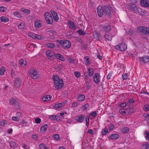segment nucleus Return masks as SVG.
Wrapping results in <instances>:
<instances>
[{"instance_id":"13","label":"nucleus","mask_w":149,"mask_h":149,"mask_svg":"<svg viewBox=\"0 0 149 149\" xmlns=\"http://www.w3.org/2000/svg\"><path fill=\"white\" fill-rule=\"evenodd\" d=\"M129 9L134 13H138V7L134 5H129L128 6Z\"/></svg>"},{"instance_id":"17","label":"nucleus","mask_w":149,"mask_h":149,"mask_svg":"<svg viewBox=\"0 0 149 149\" xmlns=\"http://www.w3.org/2000/svg\"><path fill=\"white\" fill-rule=\"evenodd\" d=\"M141 4L143 7H149V1L148 0H141Z\"/></svg>"},{"instance_id":"45","label":"nucleus","mask_w":149,"mask_h":149,"mask_svg":"<svg viewBox=\"0 0 149 149\" xmlns=\"http://www.w3.org/2000/svg\"><path fill=\"white\" fill-rule=\"evenodd\" d=\"M36 34L33 33H29L28 34V35L29 36L32 38H33L35 39V38Z\"/></svg>"},{"instance_id":"61","label":"nucleus","mask_w":149,"mask_h":149,"mask_svg":"<svg viewBox=\"0 0 149 149\" xmlns=\"http://www.w3.org/2000/svg\"><path fill=\"white\" fill-rule=\"evenodd\" d=\"M32 137L35 141H37L38 139V136L35 134L33 135Z\"/></svg>"},{"instance_id":"62","label":"nucleus","mask_w":149,"mask_h":149,"mask_svg":"<svg viewBox=\"0 0 149 149\" xmlns=\"http://www.w3.org/2000/svg\"><path fill=\"white\" fill-rule=\"evenodd\" d=\"M13 14L14 15L17 17H20L21 15H20V13L18 12H14L13 13Z\"/></svg>"},{"instance_id":"21","label":"nucleus","mask_w":149,"mask_h":149,"mask_svg":"<svg viewBox=\"0 0 149 149\" xmlns=\"http://www.w3.org/2000/svg\"><path fill=\"white\" fill-rule=\"evenodd\" d=\"M139 59L140 61H141L144 63H147L149 61V58L147 56L143 57H140Z\"/></svg>"},{"instance_id":"23","label":"nucleus","mask_w":149,"mask_h":149,"mask_svg":"<svg viewBox=\"0 0 149 149\" xmlns=\"http://www.w3.org/2000/svg\"><path fill=\"white\" fill-rule=\"evenodd\" d=\"M85 99V95L84 94H80L77 97V100L78 101L81 102L84 101Z\"/></svg>"},{"instance_id":"39","label":"nucleus","mask_w":149,"mask_h":149,"mask_svg":"<svg viewBox=\"0 0 149 149\" xmlns=\"http://www.w3.org/2000/svg\"><path fill=\"white\" fill-rule=\"evenodd\" d=\"M142 148L143 149H149V142L143 144Z\"/></svg>"},{"instance_id":"51","label":"nucleus","mask_w":149,"mask_h":149,"mask_svg":"<svg viewBox=\"0 0 149 149\" xmlns=\"http://www.w3.org/2000/svg\"><path fill=\"white\" fill-rule=\"evenodd\" d=\"M144 109L145 111H149V104L144 105Z\"/></svg>"},{"instance_id":"16","label":"nucleus","mask_w":149,"mask_h":149,"mask_svg":"<svg viewBox=\"0 0 149 149\" xmlns=\"http://www.w3.org/2000/svg\"><path fill=\"white\" fill-rule=\"evenodd\" d=\"M65 103L63 102L59 103L56 104L54 106V107L56 109H58L62 107L65 106Z\"/></svg>"},{"instance_id":"20","label":"nucleus","mask_w":149,"mask_h":149,"mask_svg":"<svg viewBox=\"0 0 149 149\" xmlns=\"http://www.w3.org/2000/svg\"><path fill=\"white\" fill-rule=\"evenodd\" d=\"M84 118L85 117L84 116L80 115L76 117L75 120L78 122L81 123Z\"/></svg>"},{"instance_id":"36","label":"nucleus","mask_w":149,"mask_h":149,"mask_svg":"<svg viewBox=\"0 0 149 149\" xmlns=\"http://www.w3.org/2000/svg\"><path fill=\"white\" fill-rule=\"evenodd\" d=\"M46 46L47 47L50 48H54L56 46L54 44L52 43L47 44Z\"/></svg>"},{"instance_id":"48","label":"nucleus","mask_w":149,"mask_h":149,"mask_svg":"<svg viewBox=\"0 0 149 149\" xmlns=\"http://www.w3.org/2000/svg\"><path fill=\"white\" fill-rule=\"evenodd\" d=\"M7 123V121L6 120H3L0 122V125L1 126H4Z\"/></svg>"},{"instance_id":"64","label":"nucleus","mask_w":149,"mask_h":149,"mask_svg":"<svg viewBox=\"0 0 149 149\" xmlns=\"http://www.w3.org/2000/svg\"><path fill=\"white\" fill-rule=\"evenodd\" d=\"M145 133L146 134V135L145 136V137L149 140V132L148 131H146Z\"/></svg>"},{"instance_id":"35","label":"nucleus","mask_w":149,"mask_h":149,"mask_svg":"<svg viewBox=\"0 0 149 149\" xmlns=\"http://www.w3.org/2000/svg\"><path fill=\"white\" fill-rule=\"evenodd\" d=\"M127 33L128 34H130V35L131 36H134L136 35L135 31L134 30L131 29H130L128 31Z\"/></svg>"},{"instance_id":"28","label":"nucleus","mask_w":149,"mask_h":149,"mask_svg":"<svg viewBox=\"0 0 149 149\" xmlns=\"http://www.w3.org/2000/svg\"><path fill=\"white\" fill-rule=\"evenodd\" d=\"M0 20L1 22H6L9 21V19L5 16H2L0 17Z\"/></svg>"},{"instance_id":"44","label":"nucleus","mask_w":149,"mask_h":149,"mask_svg":"<svg viewBox=\"0 0 149 149\" xmlns=\"http://www.w3.org/2000/svg\"><path fill=\"white\" fill-rule=\"evenodd\" d=\"M5 71V68L4 67H2V68L0 69V75H3L4 74Z\"/></svg>"},{"instance_id":"12","label":"nucleus","mask_w":149,"mask_h":149,"mask_svg":"<svg viewBox=\"0 0 149 149\" xmlns=\"http://www.w3.org/2000/svg\"><path fill=\"white\" fill-rule=\"evenodd\" d=\"M101 28L106 33L109 31L111 29L110 25L108 24H106L104 25L101 26Z\"/></svg>"},{"instance_id":"38","label":"nucleus","mask_w":149,"mask_h":149,"mask_svg":"<svg viewBox=\"0 0 149 149\" xmlns=\"http://www.w3.org/2000/svg\"><path fill=\"white\" fill-rule=\"evenodd\" d=\"M129 131V128L127 127H125L123 128L121 130V132L123 133H126Z\"/></svg>"},{"instance_id":"25","label":"nucleus","mask_w":149,"mask_h":149,"mask_svg":"<svg viewBox=\"0 0 149 149\" xmlns=\"http://www.w3.org/2000/svg\"><path fill=\"white\" fill-rule=\"evenodd\" d=\"M9 102L10 104L14 106L18 104V102L17 101V100L14 98H12L10 99Z\"/></svg>"},{"instance_id":"50","label":"nucleus","mask_w":149,"mask_h":149,"mask_svg":"<svg viewBox=\"0 0 149 149\" xmlns=\"http://www.w3.org/2000/svg\"><path fill=\"white\" fill-rule=\"evenodd\" d=\"M25 24L23 23H21L19 24L18 25V27L19 29L23 28L25 26Z\"/></svg>"},{"instance_id":"53","label":"nucleus","mask_w":149,"mask_h":149,"mask_svg":"<svg viewBox=\"0 0 149 149\" xmlns=\"http://www.w3.org/2000/svg\"><path fill=\"white\" fill-rule=\"evenodd\" d=\"M85 120L86 121V125L88 127L89 125V117L88 116H87L85 118Z\"/></svg>"},{"instance_id":"15","label":"nucleus","mask_w":149,"mask_h":149,"mask_svg":"<svg viewBox=\"0 0 149 149\" xmlns=\"http://www.w3.org/2000/svg\"><path fill=\"white\" fill-rule=\"evenodd\" d=\"M120 137L119 135L117 134H111L108 138L109 140H116L118 139Z\"/></svg>"},{"instance_id":"22","label":"nucleus","mask_w":149,"mask_h":149,"mask_svg":"<svg viewBox=\"0 0 149 149\" xmlns=\"http://www.w3.org/2000/svg\"><path fill=\"white\" fill-rule=\"evenodd\" d=\"M52 97V96L50 95H45L42 97V101L45 102H47L51 100Z\"/></svg>"},{"instance_id":"34","label":"nucleus","mask_w":149,"mask_h":149,"mask_svg":"<svg viewBox=\"0 0 149 149\" xmlns=\"http://www.w3.org/2000/svg\"><path fill=\"white\" fill-rule=\"evenodd\" d=\"M20 10L24 14H29L31 12V11L30 10L24 8H21L20 9Z\"/></svg>"},{"instance_id":"46","label":"nucleus","mask_w":149,"mask_h":149,"mask_svg":"<svg viewBox=\"0 0 149 149\" xmlns=\"http://www.w3.org/2000/svg\"><path fill=\"white\" fill-rule=\"evenodd\" d=\"M57 116L56 115H50L49 116V118L52 120H56L57 119Z\"/></svg>"},{"instance_id":"41","label":"nucleus","mask_w":149,"mask_h":149,"mask_svg":"<svg viewBox=\"0 0 149 149\" xmlns=\"http://www.w3.org/2000/svg\"><path fill=\"white\" fill-rule=\"evenodd\" d=\"M10 146L12 148H15L17 146V144L14 142L12 141L10 143Z\"/></svg>"},{"instance_id":"40","label":"nucleus","mask_w":149,"mask_h":149,"mask_svg":"<svg viewBox=\"0 0 149 149\" xmlns=\"http://www.w3.org/2000/svg\"><path fill=\"white\" fill-rule=\"evenodd\" d=\"M40 149H49L48 147L46 146L43 143H41L39 145Z\"/></svg>"},{"instance_id":"57","label":"nucleus","mask_w":149,"mask_h":149,"mask_svg":"<svg viewBox=\"0 0 149 149\" xmlns=\"http://www.w3.org/2000/svg\"><path fill=\"white\" fill-rule=\"evenodd\" d=\"M41 119L39 118H36L35 120V123L37 124L40 123L41 122Z\"/></svg>"},{"instance_id":"24","label":"nucleus","mask_w":149,"mask_h":149,"mask_svg":"<svg viewBox=\"0 0 149 149\" xmlns=\"http://www.w3.org/2000/svg\"><path fill=\"white\" fill-rule=\"evenodd\" d=\"M105 38L108 40L111 41L112 39L113 35L111 33H106L104 35Z\"/></svg>"},{"instance_id":"56","label":"nucleus","mask_w":149,"mask_h":149,"mask_svg":"<svg viewBox=\"0 0 149 149\" xmlns=\"http://www.w3.org/2000/svg\"><path fill=\"white\" fill-rule=\"evenodd\" d=\"M91 87L90 84L88 82L86 83V84L84 86V88H86L87 90H88Z\"/></svg>"},{"instance_id":"2","label":"nucleus","mask_w":149,"mask_h":149,"mask_svg":"<svg viewBox=\"0 0 149 149\" xmlns=\"http://www.w3.org/2000/svg\"><path fill=\"white\" fill-rule=\"evenodd\" d=\"M57 42L62 46L63 48L65 49H68L71 47V43L69 40H66L64 41L58 40Z\"/></svg>"},{"instance_id":"11","label":"nucleus","mask_w":149,"mask_h":149,"mask_svg":"<svg viewBox=\"0 0 149 149\" xmlns=\"http://www.w3.org/2000/svg\"><path fill=\"white\" fill-rule=\"evenodd\" d=\"M97 11L98 15L100 17H102L104 14L103 7L100 6H99L97 7Z\"/></svg>"},{"instance_id":"9","label":"nucleus","mask_w":149,"mask_h":149,"mask_svg":"<svg viewBox=\"0 0 149 149\" xmlns=\"http://www.w3.org/2000/svg\"><path fill=\"white\" fill-rule=\"evenodd\" d=\"M104 13L106 15H110L111 14V10L107 6H104L103 7Z\"/></svg>"},{"instance_id":"6","label":"nucleus","mask_w":149,"mask_h":149,"mask_svg":"<svg viewBox=\"0 0 149 149\" xmlns=\"http://www.w3.org/2000/svg\"><path fill=\"white\" fill-rule=\"evenodd\" d=\"M29 75L33 79H36L39 76L38 72L34 69H31L30 70Z\"/></svg>"},{"instance_id":"26","label":"nucleus","mask_w":149,"mask_h":149,"mask_svg":"<svg viewBox=\"0 0 149 149\" xmlns=\"http://www.w3.org/2000/svg\"><path fill=\"white\" fill-rule=\"evenodd\" d=\"M87 72L89 76L91 77L94 74V71L92 68L90 67L89 68H88Z\"/></svg>"},{"instance_id":"42","label":"nucleus","mask_w":149,"mask_h":149,"mask_svg":"<svg viewBox=\"0 0 149 149\" xmlns=\"http://www.w3.org/2000/svg\"><path fill=\"white\" fill-rule=\"evenodd\" d=\"M79 35L80 36H83L85 34V32L84 31H82L81 29H80L78 30L77 31Z\"/></svg>"},{"instance_id":"10","label":"nucleus","mask_w":149,"mask_h":149,"mask_svg":"<svg viewBox=\"0 0 149 149\" xmlns=\"http://www.w3.org/2000/svg\"><path fill=\"white\" fill-rule=\"evenodd\" d=\"M100 76L97 73H95L93 76L94 81L96 84H98L100 81Z\"/></svg>"},{"instance_id":"29","label":"nucleus","mask_w":149,"mask_h":149,"mask_svg":"<svg viewBox=\"0 0 149 149\" xmlns=\"http://www.w3.org/2000/svg\"><path fill=\"white\" fill-rule=\"evenodd\" d=\"M109 132L108 130V129L105 128L103 129L101 132V134L102 135H105L107 134H109Z\"/></svg>"},{"instance_id":"49","label":"nucleus","mask_w":149,"mask_h":149,"mask_svg":"<svg viewBox=\"0 0 149 149\" xmlns=\"http://www.w3.org/2000/svg\"><path fill=\"white\" fill-rule=\"evenodd\" d=\"M97 115V113L95 111H92L90 113V115L93 118L95 117Z\"/></svg>"},{"instance_id":"63","label":"nucleus","mask_w":149,"mask_h":149,"mask_svg":"<svg viewBox=\"0 0 149 149\" xmlns=\"http://www.w3.org/2000/svg\"><path fill=\"white\" fill-rule=\"evenodd\" d=\"M114 125L111 124L110 125V126L108 127V129L109 131H110L112 130L114 128Z\"/></svg>"},{"instance_id":"27","label":"nucleus","mask_w":149,"mask_h":149,"mask_svg":"<svg viewBox=\"0 0 149 149\" xmlns=\"http://www.w3.org/2000/svg\"><path fill=\"white\" fill-rule=\"evenodd\" d=\"M35 27L36 28H39L41 26L40 21L38 19H36L34 22Z\"/></svg>"},{"instance_id":"47","label":"nucleus","mask_w":149,"mask_h":149,"mask_svg":"<svg viewBox=\"0 0 149 149\" xmlns=\"http://www.w3.org/2000/svg\"><path fill=\"white\" fill-rule=\"evenodd\" d=\"M89 104H88V103H87L84 106H82V109L84 110H86L87 108L89 107Z\"/></svg>"},{"instance_id":"1","label":"nucleus","mask_w":149,"mask_h":149,"mask_svg":"<svg viewBox=\"0 0 149 149\" xmlns=\"http://www.w3.org/2000/svg\"><path fill=\"white\" fill-rule=\"evenodd\" d=\"M52 79L54 87L56 89H60L63 87L64 84L63 80L59 78L58 75H53Z\"/></svg>"},{"instance_id":"37","label":"nucleus","mask_w":149,"mask_h":149,"mask_svg":"<svg viewBox=\"0 0 149 149\" xmlns=\"http://www.w3.org/2000/svg\"><path fill=\"white\" fill-rule=\"evenodd\" d=\"M93 35L95 38L97 40L99 39L100 35L99 33L95 31L93 32Z\"/></svg>"},{"instance_id":"55","label":"nucleus","mask_w":149,"mask_h":149,"mask_svg":"<svg viewBox=\"0 0 149 149\" xmlns=\"http://www.w3.org/2000/svg\"><path fill=\"white\" fill-rule=\"evenodd\" d=\"M84 58L85 59L84 61L86 64H90L91 63L89 61V58H88L87 56L85 57Z\"/></svg>"},{"instance_id":"5","label":"nucleus","mask_w":149,"mask_h":149,"mask_svg":"<svg viewBox=\"0 0 149 149\" xmlns=\"http://www.w3.org/2000/svg\"><path fill=\"white\" fill-rule=\"evenodd\" d=\"M115 48L121 51H125L127 48V46L124 43H120L115 47Z\"/></svg>"},{"instance_id":"60","label":"nucleus","mask_w":149,"mask_h":149,"mask_svg":"<svg viewBox=\"0 0 149 149\" xmlns=\"http://www.w3.org/2000/svg\"><path fill=\"white\" fill-rule=\"evenodd\" d=\"M7 10V8L3 6H1L0 7V11L1 12H4L6 11Z\"/></svg>"},{"instance_id":"14","label":"nucleus","mask_w":149,"mask_h":149,"mask_svg":"<svg viewBox=\"0 0 149 149\" xmlns=\"http://www.w3.org/2000/svg\"><path fill=\"white\" fill-rule=\"evenodd\" d=\"M68 25L69 27L71 29L75 30L76 28V26L74 24V23L72 21L69 20L68 21Z\"/></svg>"},{"instance_id":"59","label":"nucleus","mask_w":149,"mask_h":149,"mask_svg":"<svg viewBox=\"0 0 149 149\" xmlns=\"http://www.w3.org/2000/svg\"><path fill=\"white\" fill-rule=\"evenodd\" d=\"M74 74L75 76L77 77L78 78V77H79L80 76V73L78 71H76L75 72H74Z\"/></svg>"},{"instance_id":"8","label":"nucleus","mask_w":149,"mask_h":149,"mask_svg":"<svg viewBox=\"0 0 149 149\" xmlns=\"http://www.w3.org/2000/svg\"><path fill=\"white\" fill-rule=\"evenodd\" d=\"M13 83H14L13 86L16 88H18L21 86V81L20 79L17 78L14 79Z\"/></svg>"},{"instance_id":"3","label":"nucleus","mask_w":149,"mask_h":149,"mask_svg":"<svg viewBox=\"0 0 149 149\" xmlns=\"http://www.w3.org/2000/svg\"><path fill=\"white\" fill-rule=\"evenodd\" d=\"M44 17L47 23L48 24H52L53 19L51 14L48 12H46L45 13Z\"/></svg>"},{"instance_id":"30","label":"nucleus","mask_w":149,"mask_h":149,"mask_svg":"<svg viewBox=\"0 0 149 149\" xmlns=\"http://www.w3.org/2000/svg\"><path fill=\"white\" fill-rule=\"evenodd\" d=\"M119 112L120 114L124 115H128V113L126 110V109L123 108L120 109L119 110Z\"/></svg>"},{"instance_id":"31","label":"nucleus","mask_w":149,"mask_h":149,"mask_svg":"<svg viewBox=\"0 0 149 149\" xmlns=\"http://www.w3.org/2000/svg\"><path fill=\"white\" fill-rule=\"evenodd\" d=\"M48 127L47 124H45L41 126L40 128L41 131L42 132H45L46 131Z\"/></svg>"},{"instance_id":"18","label":"nucleus","mask_w":149,"mask_h":149,"mask_svg":"<svg viewBox=\"0 0 149 149\" xmlns=\"http://www.w3.org/2000/svg\"><path fill=\"white\" fill-rule=\"evenodd\" d=\"M51 12L53 16L54 20L56 22H58L59 18L57 13L55 11L53 10H51Z\"/></svg>"},{"instance_id":"7","label":"nucleus","mask_w":149,"mask_h":149,"mask_svg":"<svg viewBox=\"0 0 149 149\" xmlns=\"http://www.w3.org/2000/svg\"><path fill=\"white\" fill-rule=\"evenodd\" d=\"M54 52L51 50H47L46 52V54L48 58L50 60H53L54 58Z\"/></svg>"},{"instance_id":"33","label":"nucleus","mask_w":149,"mask_h":149,"mask_svg":"<svg viewBox=\"0 0 149 149\" xmlns=\"http://www.w3.org/2000/svg\"><path fill=\"white\" fill-rule=\"evenodd\" d=\"M126 110H127V111L128 113V115L131 114L135 112V110L133 108L127 109H126Z\"/></svg>"},{"instance_id":"43","label":"nucleus","mask_w":149,"mask_h":149,"mask_svg":"<svg viewBox=\"0 0 149 149\" xmlns=\"http://www.w3.org/2000/svg\"><path fill=\"white\" fill-rule=\"evenodd\" d=\"M52 137L55 140H58L60 138V136L58 134H54L52 135Z\"/></svg>"},{"instance_id":"54","label":"nucleus","mask_w":149,"mask_h":149,"mask_svg":"<svg viewBox=\"0 0 149 149\" xmlns=\"http://www.w3.org/2000/svg\"><path fill=\"white\" fill-rule=\"evenodd\" d=\"M43 36L39 35L36 34L35 35V39H41L42 38Z\"/></svg>"},{"instance_id":"32","label":"nucleus","mask_w":149,"mask_h":149,"mask_svg":"<svg viewBox=\"0 0 149 149\" xmlns=\"http://www.w3.org/2000/svg\"><path fill=\"white\" fill-rule=\"evenodd\" d=\"M19 63L21 66H25L27 65V62L26 61H24L22 59L19 60Z\"/></svg>"},{"instance_id":"4","label":"nucleus","mask_w":149,"mask_h":149,"mask_svg":"<svg viewBox=\"0 0 149 149\" xmlns=\"http://www.w3.org/2000/svg\"><path fill=\"white\" fill-rule=\"evenodd\" d=\"M137 30L140 33L145 35H149V29L143 26H139Z\"/></svg>"},{"instance_id":"52","label":"nucleus","mask_w":149,"mask_h":149,"mask_svg":"<svg viewBox=\"0 0 149 149\" xmlns=\"http://www.w3.org/2000/svg\"><path fill=\"white\" fill-rule=\"evenodd\" d=\"M122 77L123 80L127 79L128 77L127 74V73H123L122 75Z\"/></svg>"},{"instance_id":"19","label":"nucleus","mask_w":149,"mask_h":149,"mask_svg":"<svg viewBox=\"0 0 149 149\" xmlns=\"http://www.w3.org/2000/svg\"><path fill=\"white\" fill-rule=\"evenodd\" d=\"M54 56L57 59L64 61L65 60V58L63 56L59 53H56L54 54Z\"/></svg>"},{"instance_id":"58","label":"nucleus","mask_w":149,"mask_h":149,"mask_svg":"<svg viewBox=\"0 0 149 149\" xmlns=\"http://www.w3.org/2000/svg\"><path fill=\"white\" fill-rule=\"evenodd\" d=\"M67 59L70 63H74L75 60L74 59H72L69 57L67 58Z\"/></svg>"}]
</instances>
